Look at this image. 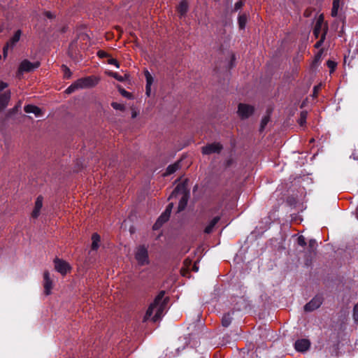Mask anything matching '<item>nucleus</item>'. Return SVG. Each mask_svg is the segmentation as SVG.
I'll return each instance as SVG.
<instances>
[{
    "label": "nucleus",
    "mask_w": 358,
    "mask_h": 358,
    "mask_svg": "<svg viewBox=\"0 0 358 358\" xmlns=\"http://www.w3.org/2000/svg\"><path fill=\"white\" fill-rule=\"evenodd\" d=\"M165 292H160L158 295L155 297L153 303H152L144 317V320H148L152 317L154 322L159 320L164 314V310L166 308V305L169 301L168 298L164 297Z\"/></svg>",
    "instance_id": "obj_1"
},
{
    "label": "nucleus",
    "mask_w": 358,
    "mask_h": 358,
    "mask_svg": "<svg viewBox=\"0 0 358 358\" xmlns=\"http://www.w3.org/2000/svg\"><path fill=\"white\" fill-rule=\"evenodd\" d=\"M189 192L187 190L186 185L185 182L178 184L172 192L171 194L169 197V199L173 198L180 197V201L178 206V211L180 212L185 209L187 206Z\"/></svg>",
    "instance_id": "obj_2"
},
{
    "label": "nucleus",
    "mask_w": 358,
    "mask_h": 358,
    "mask_svg": "<svg viewBox=\"0 0 358 358\" xmlns=\"http://www.w3.org/2000/svg\"><path fill=\"white\" fill-rule=\"evenodd\" d=\"M135 258L140 265H146L149 263L148 252L147 248L141 245L137 248Z\"/></svg>",
    "instance_id": "obj_3"
},
{
    "label": "nucleus",
    "mask_w": 358,
    "mask_h": 358,
    "mask_svg": "<svg viewBox=\"0 0 358 358\" xmlns=\"http://www.w3.org/2000/svg\"><path fill=\"white\" fill-rule=\"evenodd\" d=\"M173 206V203H171L168 205L165 211L161 215V216L157 219V220L153 225L154 230L158 229L164 222H166L169 220Z\"/></svg>",
    "instance_id": "obj_4"
},
{
    "label": "nucleus",
    "mask_w": 358,
    "mask_h": 358,
    "mask_svg": "<svg viewBox=\"0 0 358 358\" xmlns=\"http://www.w3.org/2000/svg\"><path fill=\"white\" fill-rule=\"evenodd\" d=\"M54 264L55 269L62 275H65L71 268L68 262L59 258L55 259Z\"/></svg>",
    "instance_id": "obj_5"
},
{
    "label": "nucleus",
    "mask_w": 358,
    "mask_h": 358,
    "mask_svg": "<svg viewBox=\"0 0 358 358\" xmlns=\"http://www.w3.org/2000/svg\"><path fill=\"white\" fill-rule=\"evenodd\" d=\"M324 29H326V32L327 31V25L324 22V16L323 15H320L317 19L315 25L313 29V34L315 38L321 37L322 32Z\"/></svg>",
    "instance_id": "obj_6"
},
{
    "label": "nucleus",
    "mask_w": 358,
    "mask_h": 358,
    "mask_svg": "<svg viewBox=\"0 0 358 358\" xmlns=\"http://www.w3.org/2000/svg\"><path fill=\"white\" fill-rule=\"evenodd\" d=\"M99 82V79L94 76H88L77 80V85L80 89L87 88L95 86Z\"/></svg>",
    "instance_id": "obj_7"
},
{
    "label": "nucleus",
    "mask_w": 358,
    "mask_h": 358,
    "mask_svg": "<svg viewBox=\"0 0 358 358\" xmlns=\"http://www.w3.org/2000/svg\"><path fill=\"white\" fill-rule=\"evenodd\" d=\"M22 35V31L17 30L15 32L14 35L10 38V39L6 43L3 48V56L6 57L8 54V50L9 48H13L15 44L20 41V36Z\"/></svg>",
    "instance_id": "obj_8"
},
{
    "label": "nucleus",
    "mask_w": 358,
    "mask_h": 358,
    "mask_svg": "<svg viewBox=\"0 0 358 358\" xmlns=\"http://www.w3.org/2000/svg\"><path fill=\"white\" fill-rule=\"evenodd\" d=\"M254 112V108L253 106L245 104V103H240L238 105V115L242 118H248Z\"/></svg>",
    "instance_id": "obj_9"
},
{
    "label": "nucleus",
    "mask_w": 358,
    "mask_h": 358,
    "mask_svg": "<svg viewBox=\"0 0 358 358\" xmlns=\"http://www.w3.org/2000/svg\"><path fill=\"white\" fill-rule=\"evenodd\" d=\"M222 149V145L219 143L208 144L202 148L203 155H210L213 153H219Z\"/></svg>",
    "instance_id": "obj_10"
},
{
    "label": "nucleus",
    "mask_w": 358,
    "mask_h": 358,
    "mask_svg": "<svg viewBox=\"0 0 358 358\" xmlns=\"http://www.w3.org/2000/svg\"><path fill=\"white\" fill-rule=\"evenodd\" d=\"M322 303V297L316 296L310 301L306 303L304 306V310L306 312H311L318 308Z\"/></svg>",
    "instance_id": "obj_11"
},
{
    "label": "nucleus",
    "mask_w": 358,
    "mask_h": 358,
    "mask_svg": "<svg viewBox=\"0 0 358 358\" xmlns=\"http://www.w3.org/2000/svg\"><path fill=\"white\" fill-rule=\"evenodd\" d=\"M40 66V63L38 62H31L27 59L23 60L19 67V72H29L35 69H37Z\"/></svg>",
    "instance_id": "obj_12"
},
{
    "label": "nucleus",
    "mask_w": 358,
    "mask_h": 358,
    "mask_svg": "<svg viewBox=\"0 0 358 358\" xmlns=\"http://www.w3.org/2000/svg\"><path fill=\"white\" fill-rule=\"evenodd\" d=\"M43 287L45 294L46 295H49L53 287V282L50 278V273L48 271H44L43 273Z\"/></svg>",
    "instance_id": "obj_13"
},
{
    "label": "nucleus",
    "mask_w": 358,
    "mask_h": 358,
    "mask_svg": "<svg viewBox=\"0 0 358 358\" xmlns=\"http://www.w3.org/2000/svg\"><path fill=\"white\" fill-rule=\"evenodd\" d=\"M310 346V343L308 339H299L295 342L294 347L296 351L304 352L307 351Z\"/></svg>",
    "instance_id": "obj_14"
},
{
    "label": "nucleus",
    "mask_w": 358,
    "mask_h": 358,
    "mask_svg": "<svg viewBox=\"0 0 358 358\" xmlns=\"http://www.w3.org/2000/svg\"><path fill=\"white\" fill-rule=\"evenodd\" d=\"M43 198L42 196H38L36 198V200L35 201L34 208L31 213V217L37 218L39 216L41 210L43 206Z\"/></svg>",
    "instance_id": "obj_15"
},
{
    "label": "nucleus",
    "mask_w": 358,
    "mask_h": 358,
    "mask_svg": "<svg viewBox=\"0 0 358 358\" xmlns=\"http://www.w3.org/2000/svg\"><path fill=\"white\" fill-rule=\"evenodd\" d=\"M10 99V92L7 90L0 94V110L4 109Z\"/></svg>",
    "instance_id": "obj_16"
},
{
    "label": "nucleus",
    "mask_w": 358,
    "mask_h": 358,
    "mask_svg": "<svg viewBox=\"0 0 358 358\" xmlns=\"http://www.w3.org/2000/svg\"><path fill=\"white\" fill-rule=\"evenodd\" d=\"M24 110L27 113H34L36 117H40L43 115L41 110L34 105H27L24 106Z\"/></svg>",
    "instance_id": "obj_17"
},
{
    "label": "nucleus",
    "mask_w": 358,
    "mask_h": 358,
    "mask_svg": "<svg viewBox=\"0 0 358 358\" xmlns=\"http://www.w3.org/2000/svg\"><path fill=\"white\" fill-rule=\"evenodd\" d=\"M220 220V216H216V217H213L210 221L206 227V228L204 229V233L208 234H210L213 231L214 227H215V225L218 223V222Z\"/></svg>",
    "instance_id": "obj_18"
},
{
    "label": "nucleus",
    "mask_w": 358,
    "mask_h": 358,
    "mask_svg": "<svg viewBox=\"0 0 358 358\" xmlns=\"http://www.w3.org/2000/svg\"><path fill=\"white\" fill-rule=\"evenodd\" d=\"M100 241H101V237L98 234L94 233L92 234V245H91V248L92 250H96L99 248Z\"/></svg>",
    "instance_id": "obj_19"
},
{
    "label": "nucleus",
    "mask_w": 358,
    "mask_h": 358,
    "mask_svg": "<svg viewBox=\"0 0 358 358\" xmlns=\"http://www.w3.org/2000/svg\"><path fill=\"white\" fill-rule=\"evenodd\" d=\"M341 6V0H333V6L331 15L332 17H336L338 15V11Z\"/></svg>",
    "instance_id": "obj_20"
},
{
    "label": "nucleus",
    "mask_w": 358,
    "mask_h": 358,
    "mask_svg": "<svg viewBox=\"0 0 358 358\" xmlns=\"http://www.w3.org/2000/svg\"><path fill=\"white\" fill-rule=\"evenodd\" d=\"M179 168H180L179 162H176L173 164L169 165L166 169L164 176L171 175V174L175 173Z\"/></svg>",
    "instance_id": "obj_21"
},
{
    "label": "nucleus",
    "mask_w": 358,
    "mask_h": 358,
    "mask_svg": "<svg viewBox=\"0 0 358 358\" xmlns=\"http://www.w3.org/2000/svg\"><path fill=\"white\" fill-rule=\"evenodd\" d=\"M188 9L187 3L185 1H182L180 2L178 7V11L180 14V15H184Z\"/></svg>",
    "instance_id": "obj_22"
},
{
    "label": "nucleus",
    "mask_w": 358,
    "mask_h": 358,
    "mask_svg": "<svg viewBox=\"0 0 358 358\" xmlns=\"http://www.w3.org/2000/svg\"><path fill=\"white\" fill-rule=\"evenodd\" d=\"M248 20L247 15L245 14H242L238 16V22L239 28L243 29L245 28L246 22Z\"/></svg>",
    "instance_id": "obj_23"
},
{
    "label": "nucleus",
    "mask_w": 358,
    "mask_h": 358,
    "mask_svg": "<svg viewBox=\"0 0 358 358\" xmlns=\"http://www.w3.org/2000/svg\"><path fill=\"white\" fill-rule=\"evenodd\" d=\"M232 320V317L230 315V313H227L224 315L222 319V324L224 327H227L229 326Z\"/></svg>",
    "instance_id": "obj_24"
},
{
    "label": "nucleus",
    "mask_w": 358,
    "mask_h": 358,
    "mask_svg": "<svg viewBox=\"0 0 358 358\" xmlns=\"http://www.w3.org/2000/svg\"><path fill=\"white\" fill-rule=\"evenodd\" d=\"M78 89H80V88L78 87V85H77V80H76L75 83H73L69 87H68L66 88V90H65V92L66 94H71Z\"/></svg>",
    "instance_id": "obj_25"
},
{
    "label": "nucleus",
    "mask_w": 358,
    "mask_h": 358,
    "mask_svg": "<svg viewBox=\"0 0 358 358\" xmlns=\"http://www.w3.org/2000/svg\"><path fill=\"white\" fill-rule=\"evenodd\" d=\"M269 120H270V115H269V114L265 115L262 118V120L261 121V124H260V131H263L264 129V128L267 125V124L269 122Z\"/></svg>",
    "instance_id": "obj_26"
},
{
    "label": "nucleus",
    "mask_w": 358,
    "mask_h": 358,
    "mask_svg": "<svg viewBox=\"0 0 358 358\" xmlns=\"http://www.w3.org/2000/svg\"><path fill=\"white\" fill-rule=\"evenodd\" d=\"M145 76L146 79V86H151L153 83V78L148 70L145 71Z\"/></svg>",
    "instance_id": "obj_27"
},
{
    "label": "nucleus",
    "mask_w": 358,
    "mask_h": 358,
    "mask_svg": "<svg viewBox=\"0 0 358 358\" xmlns=\"http://www.w3.org/2000/svg\"><path fill=\"white\" fill-rule=\"evenodd\" d=\"M326 37V29H324V31L322 34V36L320 38V40L315 43V47L318 48H320L322 43H324Z\"/></svg>",
    "instance_id": "obj_28"
},
{
    "label": "nucleus",
    "mask_w": 358,
    "mask_h": 358,
    "mask_svg": "<svg viewBox=\"0 0 358 358\" xmlns=\"http://www.w3.org/2000/svg\"><path fill=\"white\" fill-rule=\"evenodd\" d=\"M112 107L115 110H119L121 111H124L125 110V106L124 104L119 103L117 102H112L111 103Z\"/></svg>",
    "instance_id": "obj_29"
},
{
    "label": "nucleus",
    "mask_w": 358,
    "mask_h": 358,
    "mask_svg": "<svg viewBox=\"0 0 358 358\" xmlns=\"http://www.w3.org/2000/svg\"><path fill=\"white\" fill-rule=\"evenodd\" d=\"M307 118V112L302 111L300 114V118L299 120V123L301 126H303L306 122V120Z\"/></svg>",
    "instance_id": "obj_30"
},
{
    "label": "nucleus",
    "mask_w": 358,
    "mask_h": 358,
    "mask_svg": "<svg viewBox=\"0 0 358 358\" xmlns=\"http://www.w3.org/2000/svg\"><path fill=\"white\" fill-rule=\"evenodd\" d=\"M310 252H313L317 248V242L315 240H310L308 243Z\"/></svg>",
    "instance_id": "obj_31"
},
{
    "label": "nucleus",
    "mask_w": 358,
    "mask_h": 358,
    "mask_svg": "<svg viewBox=\"0 0 358 358\" xmlns=\"http://www.w3.org/2000/svg\"><path fill=\"white\" fill-rule=\"evenodd\" d=\"M353 319L355 322L358 324V303L353 308Z\"/></svg>",
    "instance_id": "obj_32"
},
{
    "label": "nucleus",
    "mask_w": 358,
    "mask_h": 358,
    "mask_svg": "<svg viewBox=\"0 0 358 358\" xmlns=\"http://www.w3.org/2000/svg\"><path fill=\"white\" fill-rule=\"evenodd\" d=\"M297 243L299 245L304 247L306 245V239L303 236H300L297 238Z\"/></svg>",
    "instance_id": "obj_33"
},
{
    "label": "nucleus",
    "mask_w": 358,
    "mask_h": 358,
    "mask_svg": "<svg viewBox=\"0 0 358 358\" xmlns=\"http://www.w3.org/2000/svg\"><path fill=\"white\" fill-rule=\"evenodd\" d=\"M108 62L110 64L115 65L117 68H119V66H120L118 62L115 59H113V58L109 59Z\"/></svg>",
    "instance_id": "obj_34"
},
{
    "label": "nucleus",
    "mask_w": 358,
    "mask_h": 358,
    "mask_svg": "<svg viewBox=\"0 0 358 358\" xmlns=\"http://www.w3.org/2000/svg\"><path fill=\"white\" fill-rule=\"evenodd\" d=\"M184 266L185 267V269L187 270H189V267L192 266V262L191 260L188 259H186L185 261H184Z\"/></svg>",
    "instance_id": "obj_35"
},
{
    "label": "nucleus",
    "mask_w": 358,
    "mask_h": 358,
    "mask_svg": "<svg viewBox=\"0 0 358 358\" xmlns=\"http://www.w3.org/2000/svg\"><path fill=\"white\" fill-rule=\"evenodd\" d=\"M243 6V3L242 1H238V2H236L235 3V6H234V10H239L240 8H242V6Z\"/></svg>",
    "instance_id": "obj_36"
},
{
    "label": "nucleus",
    "mask_w": 358,
    "mask_h": 358,
    "mask_svg": "<svg viewBox=\"0 0 358 358\" xmlns=\"http://www.w3.org/2000/svg\"><path fill=\"white\" fill-rule=\"evenodd\" d=\"M113 78H115L116 80H119V81H123L124 79L122 78V76L118 75L117 73H111L110 74Z\"/></svg>",
    "instance_id": "obj_37"
},
{
    "label": "nucleus",
    "mask_w": 358,
    "mask_h": 358,
    "mask_svg": "<svg viewBox=\"0 0 358 358\" xmlns=\"http://www.w3.org/2000/svg\"><path fill=\"white\" fill-rule=\"evenodd\" d=\"M97 55L100 57V58H104V57H108V53L106 52L105 51L103 50H99L97 52Z\"/></svg>",
    "instance_id": "obj_38"
},
{
    "label": "nucleus",
    "mask_w": 358,
    "mask_h": 358,
    "mask_svg": "<svg viewBox=\"0 0 358 358\" xmlns=\"http://www.w3.org/2000/svg\"><path fill=\"white\" fill-rule=\"evenodd\" d=\"M327 66L329 68H330L331 70H334L336 67V63L334 62L329 60L327 62Z\"/></svg>",
    "instance_id": "obj_39"
},
{
    "label": "nucleus",
    "mask_w": 358,
    "mask_h": 358,
    "mask_svg": "<svg viewBox=\"0 0 358 358\" xmlns=\"http://www.w3.org/2000/svg\"><path fill=\"white\" fill-rule=\"evenodd\" d=\"M121 94L125 97H127V98L131 97V94L129 92L126 91L125 90H122Z\"/></svg>",
    "instance_id": "obj_40"
},
{
    "label": "nucleus",
    "mask_w": 358,
    "mask_h": 358,
    "mask_svg": "<svg viewBox=\"0 0 358 358\" xmlns=\"http://www.w3.org/2000/svg\"><path fill=\"white\" fill-rule=\"evenodd\" d=\"M8 87V84L3 82V81H1L0 82V92H1L2 90H3L5 88H6Z\"/></svg>",
    "instance_id": "obj_41"
},
{
    "label": "nucleus",
    "mask_w": 358,
    "mask_h": 358,
    "mask_svg": "<svg viewBox=\"0 0 358 358\" xmlns=\"http://www.w3.org/2000/svg\"><path fill=\"white\" fill-rule=\"evenodd\" d=\"M151 86H145V94L148 96H150Z\"/></svg>",
    "instance_id": "obj_42"
},
{
    "label": "nucleus",
    "mask_w": 358,
    "mask_h": 358,
    "mask_svg": "<svg viewBox=\"0 0 358 358\" xmlns=\"http://www.w3.org/2000/svg\"><path fill=\"white\" fill-rule=\"evenodd\" d=\"M192 269L194 272H197V271H198L199 268H198V266H196V263H195V264H194V265L192 266Z\"/></svg>",
    "instance_id": "obj_43"
},
{
    "label": "nucleus",
    "mask_w": 358,
    "mask_h": 358,
    "mask_svg": "<svg viewBox=\"0 0 358 358\" xmlns=\"http://www.w3.org/2000/svg\"><path fill=\"white\" fill-rule=\"evenodd\" d=\"M65 74H68V76H66L67 78H69L70 77V75H71V72H70V70L66 67V73Z\"/></svg>",
    "instance_id": "obj_44"
},
{
    "label": "nucleus",
    "mask_w": 358,
    "mask_h": 358,
    "mask_svg": "<svg viewBox=\"0 0 358 358\" xmlns=\"http://www.w3.org/2000/svg\"><path fill=\"white\" fill-rule=\"evenodd\" d=\"M73 47H74V43H72L70 45V53L71 54V55H73V52H71V50H73Z\"/></svg>",
    "instance_id": "obj_45"
},
{
    "label": "nucleus",
    "mask_w": 358,
    "mask_h": 358,
    "mask_svg": "<svg viewBox=\"0 0 358 358\" xmlns=\"http://www.w3.org/2000/svg\"><path fill=\"white\" fill-rule=\"evenodd\" d=\"M136 115H137V114H136V112L134 111V112L132 113V117H133V118L136 117Z\"/></svg>",
    "instance_id": "obj_46"
},
{
    "label": "nucleus",
    "mask_w": 358,
    "mask_h": 358,
    "mask_svg": "<svg viewBox=\"0 0 358 358\" xmlns=\"http://www.w3.org/2000/svg\"><path fill=\"white\" fill-rule=\"evenodd\" d=\"M184 270H185L184 268H182V271H181L182 275H185Z\"/></svg>",
    "instance_id": "obj_47"
},
{
    "label": "nucleus",
    "mask_w": 358,
    "mask_h": 358,
    "mask_svg": "<svg viewBox=\"0 0 358 358\" xmlns=\"http://www.w3.org/2000/svg\"><path fill=\"white\" fill-rule=\"evenodd\" d=\"M314 90H315V91H317L318 90L317 87H315Z\"/></svg>",
    "instance_id": "obj_48"
},
{
    "label": "nucleus",
    "mask_w": 358,
    "mask_h": 358,
    "mask_svg": "<svg viewBox=\"0 0 358 358\" xmlns=\"http://www.w3.org/2000/svg\"><path fill=\"white\" fill-rule=\"evenodd\" d=\"M314 90H315V91H317L318 90L317 87H315Z\"/></svg>",
    "instance_id": "obj_49"
},
{
    "label": "nucleus",
    "mask_w": 358,
    "mask_h": 358,
    "mask_svg": "<svg viewBox=\"0 0 358 358\" xmlns=\"http://www.w3.org/2000/svg\"><path fill=\"white\" fill-rule=\"evenodd\" d=\"M314 90H315V91H317L318 90L317 87H315Z\"/></svg>",
    "instance_id": "obj_50"
},
{
    "label": "nucleus",
    "mask_w": 358,
    "mask_h": 358,
    "mask_svg": "<svg viewBox=\"0 0 358 358\" xmlns=\"http://www.w3.org/2000/svg\"><path fill=\"white\" fill-rule=\"evenodd\" d=\"M47 16H48V17H50V13H48Z\"/></svg>",
    "instance_id": "obj_51"
},
{
    "label": "nucleus",
    "mask_w": 358,
    "mask_h": 358,
    "mask_svg": "<svg viewBox=\"0 0 358 358\" xmlns=\"http://www.w3.org/2000/svg\"><path fill=\"white\" fill-rule=\"evenodd\" d=\"M235 59V56L232 55V59Z\"/></svg>",
    "instance_id": "obj_52"
},
{
    "label": "nucleus",
    "mask_w": 358,
    "mask_h": 358,
    "mask_svg": "<svg viewBox=\"0 0 358 358\" xmlns=\"http://www.w3.org/2000/svg\"><path fill=\"white\" fill-rule=\"evenodd\" d=\"M357 218H358V208H357Z\"/></svg>",
    "instance_id": "obj_53"
}]
</instances>
